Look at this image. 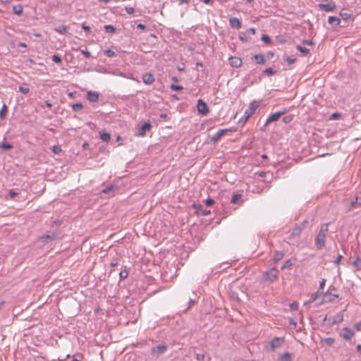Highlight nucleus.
<instances>
[{"label":"nucleus","instance_id":"nucleus-21","mask_svg":"<svg viewBox=\"0 0 361 361\" xmlns=\"http://www.w3.org/2000/svg\"><path fill=\"white\" fill-rule=\"evenodd\" d=\"M295 261H296V259H293V258L287 259L286 261L284 262L283 266L281 267V270H284L286 269L290 268L294 264Z\"/></svg>","mask_w":361,"mask_h":361},{"label":"nucleus","instance_id":"nucleus-10","mask_svg":"<svg viewBox=\"0 0 361 361\" xmlns=\"http://www.w3.org/2000/svg\"><path fill=\"white\" fill-rule=\"evenodd\" d=\"M151 128L152 125L149 121L145 122L144 124L138 129L137 135L144 137L146 135L147 131L149 130Z\"/></svg>","mask_w":361,"mask_h":361},{"label":"nucleus","instance_id":"nucleus-62","mask_svg":"<svg viewBox=\"0 0 361 361\" xmlns=\"http://www.w3.org/2000/svg\"><path fill=\"white\" fill-rule=\"evenodd\" d=\"M125 9L128 14H133L135 12V9L133 7H126Z\"/></svg>","mask_w":361,"mask_h":361},{"label":"nucleus","instance_id":"nucleus-35","mask_svg":"<svg viewBox=\"0 0 361 361\" xmlns=\"http://www.w3.org/2000/svg\"><path fill=\"white\" fill-rule=\"evenodd\" d=\"M293 118H294V115L289 114L283 118V121L285 123L288 124V123H290L293 120Z\"/></svg>","mask_w":361,"mask_h":361},{"label":"nucleus","instance_id":"nucleus-38","mask_svg":"<svg viewBox=\"0 0 361 361\" xmlns=\"http://www.w3.org/2000/svg\"><path fill=\"white\" fill-rule=\"evenodd\" d=\"M7 112V106L4 104L0 110V118H4L6 116V114Z\"/></svg>","mask_w":361,"mask_h":361},{"label":"nucleus","instance_id":"nucleus-49","mask_svg":"<svg viewBox=\"0 0 361 361\" xmlns=\"http://www.w3.org/2000/svg\"><path fill=\"white\" fill-rule=\"evenodd\" d=\"M325 283H326V279H323L319 282V286L318 289L319 290V291H321V293L324 292V288Z\"/></svg>","mask_w":361,"mask_h":361},{"label":"nucleus","instance_id":"nucleus-12","mask_svg":"<svg viewBox=\"0 0 361 361\" xmlns=\"http://www.w3.org/2000/svg\"><path fill=\"white\" fill-rule=\"evenodd\" d=\"M318 6L320 10L325 11H333L336 8V4L334 2L327 4H319Z\"/></svg>","mask_w":361,"mask_h":361},{"label":"nucleus","instance_id":"nucleus-7","mask_svg":"<svg viewBox=\"0 0 361 361\" xmlns=\"http://www.w3.org/2000/svg\"><path fill=\"white\" fill-rule=\"evenodd\" d=\"M336 289L334 286H331L328 290L324 294V298L323 300L324 302H332L336 298H338V295L335 294L333 293V291H336Z\"/></svg>","mask_w":361,"mask_h":361},{"label":"nucleus","instance_id":"nucleus-64","mask_svg":"<svg viewBox=\"0 0 361 361\" xmlns=\"http://www.w3.org/2000/svg\"><path fill=\"white\" fill-rule=\"evenodd\" d=\"M342 257H342V255H338L337 256L336 259H335L334 263H335L336 264H339V263H340V262H341V260Z\"/></svg>","mask_w":361,"mask_h":361},{"label":"nucleus","instance_id":"nucleus-52","mask_svg":"<svg viewBox=\"0 0 361 361\" xmlns=\"http://www.w3.org/2000/svg\"><path fill=\"white\" fill-rule=\"evenodd\" d=\"M353 265L360 267L361 266V258L357 257L353 262Z\"/></svg>","mask_w":361,"mask_h":361},{"label":"nucleus","instance_id":"nucleus-5","mask_svg":"<svg viewBox=\"0 0 361 361\" xmlns=\"http://www.w3.org/2000/svg\"><path fill=\"white\" fill-rule=\"evenodd\" d=\"M285 341L284 337H274L267 345V349L270 351H274L276 349L282 346Z\"/></svg>","mask_w":361,"mask_h":361},{"label":"nucleus","instance_id":"nucleus-13","mask_svg":"<svg viewBox=\"0 0 361 361\" xmlns=\"http://www.w3.org/2000/svg\"><path fill=\"white\" fill-rule=\"evenodd\" d=\"M142 81L146 85H152L154 82V77L150 73H145L142 77Z\"/></svg>","mask_w":361,"mask_h":361},{"label":"nucleus","instance_id":"nucleus-17","mask_svg":"<svg viewBox=\"0 0 361 361\" xmlns=\"http://www.w3.org/2000/svg\"><path fill=\"white\" fill-rule=\"evenodd\" d=\"M229 23L231 27L239 29L241 27L242 23L240 20L235 17L231 18L229 19Z\"/></svg>","mask_w":361,"mask_h":361},{"label":"nucleus","instance_id":"nucleus-37","mask_svg":"<svg viewBox=\"0 0 361 361\" xmlns=\"http://www.w3.org/2000/svg\"><path fill=\"white\" fill-rule=\"evenodd\" d=\"M12 147H13L12 145L9 142H3V143L0 144V148L3 149L4 150L10 149Z\"/></svg>","mask_w":361,"mask_h":361},{"label":"nucleus","instance_id":"nucleus-22","mask_svg":"<svg viewBox=\"0 0 361 361\" xmlns=\"http://www.w3.org/2000/svg\"><path fill=\"white\" fill-rule=\"evenodd\" d=\"M254 58L257 64H264L266 63V59H265L264 55H262L261 54H255L254 56Z\"/></svg>","mask_w":361,"mask_h":361},{"label":"nucleus","instance_id":"nucleus-29","mask_svg":"<svg viewBox=\"0 0 361 361\" xmlns=\"http://www.w3.org/2000/svg\"><path fill=\"white\" fill-rule=\"evenodd\" d=\"M222 133L223 131L219 130L215 134L212 135V141H213L214 142H217L223 136Z\"/></svg>","mask_w":361,"mask_h":361},{"label":"nucleus","instance_id":"nucleus-43","mask_svg":"<svg viewBox=\"0 0 361 361\" xmlns=\"http://www.w3.org/2000/svg\"><path fill=\"white\" fill-rule=\"evenodd\" d=\"M351 204L353 207L360 206L361 205V197H356L355 200L351 202Z\"/></svg>","mask_w":361,"mask_h":361},{"label":"nucleus","instance_id":"nucleus-6","mask_svg":"<svg viewBox=\"0 0 361 361\" xmlns=\"http://www.w3.org/2000/svg\"><path fill=\"white\" fill-rule=\"evenodd\" d=\"M288 110L287 109H283L281 111L275 112L272 114H271L267 119L266 123H264L263 128L262 130H264V128H266L269 124H270L272 122H275L279 120L281 116L286 114Z\"/></svg>","mask_w":361,"mask_h":361},{"label":"nucleus","instance_id":"nucleus-56","mask_svg":"<svg viewBox=\"0 0 361 361\" xmlns=\"http://www.w3.org/2000/svg\"><path fill=\"white\" fill-rule=\"evenodd\" d=\"M205 355L204 353H197L196 358L200 361H203L204 360Z\"/></svg>","mask_w":361,"mask_h":361},{"label":"nucleus","instance_id":"nucleus-39","mask_svg":"<svg viewBox=\"0 0 361 361\" xmlns=\"http://www.w3.org/2000/svg\"><path fill=\"white\" fill-rule=\"evenodd\" d=\"M55 30L60 34H65L66 32V27L65 25H61L59 26L58 27H56Z\"/></svg>","mask_w":361,"mask_h":361},{"label":"nucleus","instance_id":"nucleus-19","mask_svg":"<svg viewBox=\"0 0 361 361\" xmlns=\"http://www.w3.org/2000/svg\"><path fill=\"white\" fill-rule=\"evenodd\" d=\"M328 23L334 27L339 25L341 20L338 17L329 16L328 18Z\"/></svg>","mask_w":361,"mask_h":361},{"label":"nucleus","instance_id":"nucleus-3","mask_svg":"<svg viewBox=\"0 0 361 361\" xmlns=\"http://www.w3.org/2000/svg\"><path fill=\"white\" fill-rule=\"evenodd\" d=\"M279 278V271L275 268L272 267L269 270L266 271L263 274L262 279L264 281L274 283Z\"/></svg>","mask_w":361,"mask_h":361},{"label":"nucleus","instance_id":"nucleus-20","mask_svg":"<svg viewBox=\"0 0 361 361\" xmlns=\"http://www.w3.org/2000/svg\"><path fill=\"white\" fill-rule=\"evenodd\" d=\"M323 293H321L319 290L318 289L317 292L312 293L310 296V298L305 302V305H306L307 303H311L314 302L320 295H322Z\"/></svg>","mask_w":361,"mask_h":361},{"label":"nucleus","instance_id":"nucleus-11","mask_svg":"<svg viewBox=\"0 0 361 361\" xmlns=\"http://www.w3.org/2000/svg\"><path fill=\"white\" fill-rule=\"evenodd\" d=\"M354 332L352 331V329L345 327L342 329L341 332L340 333V336L343 338L346 341L350 340L353 336H354Z\"/></svg>","mask_w":361,"mask_h":361},{"label":"nucleus","instance_id":"nucleus-26","mask_svg":"<svg viewBox=\"0 0 361 361\" xmlns=\"http://www.w3.org/2000/svg\"><path fill=\"white\" fill-rule=\"evenodd\" d=\"M283 256H284V254H283V252H281V251H276L275 252L273 260H274V262H277L278 261L282 259Z\"/></svg>","mask_w":361,"mask_h":361},{"label":"nucleus","instance_id":"nucleus-40","mask_svg":"<svg viewBox=\"0 0 361 361\" xmlns=\"http://www.w3.org/2000/svg\"><path fill=\"white\" fill-rule=\"evenodd\" d=\"M328 226H329V224H322L321 228H320V230L319 231V233H324L326 235V233L328 232Z\"/></svg>","mask_w":361,"mask_h":361},{"label":"nucleus","instance_id":"nucleus-63","mask_svg":"<svg viewBox=\"0 0 361 361\" xmlns=\"http://www.w3.org/2000/svg\"><path fill=\"white\" fill-rule=\"evenodd\" d=\"M354 328L357 330V331H360V329H361V320L357 322V323H355L354 324Z\"/></svg>","mask_w":361,"mask_h":361},{"label":"nucleus","instance_id":"nucleus-54","mask_svg":"<svg viewBox=\"0 0 361 361\" xmlns=\"http://www.w3.org/2000/svg\"><path fill=\"white\" fill-rule=\"evenodd\" d=\"M81 52L85 58L89 59L91 57V54L87 49L82 50Z\"/></svg>","mask_w":361,"mask_h":361},{"label":"nucleus","instance_id":"nucleus-57","mask_svg":"<svg viewBox=\"0 0 361 361\" xmlns=\"http://www.w3.org/2000/svg\"><path fill=\"white\" fill-rule=\"evenodd\" d=\"M220 130L223 131L222 135H224L228 132L235 131L236 129L235 128H226V129H220Z\"/></svg>","mask_w":361,"mask_h":361},{"label":"nucleus","instance_id":"nucleus-45","mask_svg":"<svg viewBox=\"0 0 361 361\" xmlns=\"http://www.w3.org/2000/svg\"><path fill=\"white\" fill-rule=\"evenodd\" d=\"M51 149H52V152L56 154H59L60 152H61V146L59 145H54L52 147H51Z\"/></svg>","mask_w":361,"mask_h":361},{"label":"nucleus","instance_id":"nucleus-60","mask_svg":"<svg viewBox=\"0 0 361 361\" xmlns=\"http://www.w3.org/2000/svg\"><path fill=\"white\" fill-rule=\"evenodd\" d=\"M82 28L87 32V33H90L91 32V28L90 26L88 25H86L85 24H82Z\"/></svg>","mask_w":361,"mask_h":361},{"label":"nucleus","instance_id":"nucleus-51","mask_svg":"<svg viewBox=\"0 0 361 361\" xmlns=\"http://www.w3.org/2000/svg\"><path fill=\"white\" fill-rule=\"evenodd\" d=\"M340 16L345 20H347L351 18V15L348 13H341Z\"/></svg>","mask_w":361,"mask_h":361},{"label":"nucleus","instance_id":"nucleus-30","mask_svg":"<svg viewBox=\"0 0 361 361\" xmlns=\"http://www.w3.org/2000/svg\"><path fill=\"white\" fill-rule=\"evenodd\" d=\"M239 39L243 42H247L250 39V38L245 32H240Z\"/></svg>","mask_w":361,"mask_h":361},{"label":"nucleus","instance_id":"nucleus-55","mask_svg":"<svg viewBox=\"0 0 361 361\" xmlns=\"http://www.w3.org/2000/svg\"><path fill=\"white\" fill-rule=\"evenodd\" d=\"M205 203L207 206L210 207L214 204V200L212 198H208L205 200Z\"/></svg>","mask_w":361,"mask_h":361},{"label":"nucleus","instance_id":"nucleus-33","mask_svg":"<svg viewBox=\"0 0 361 361\" xmlns=\"http://www.w3.org/2000/svg\"><path fill=\"white\" fill-rule=\"evenodd\" d=\"M128 276V271L126 269V267H125V269L122 270L119 273V277L120 280H124Z\"/></svg>","mask_w":361,"mask_h":361},{"label":"nucleus","instance_id":"nucleus-2","mask_svg":"<svg viewBox=\"0 0 361 361\" xmlns=\"http://www.w3.org/2000/svg\"><path fill=\"white\" fill-rule=\"evenodd\" d=\"M259 106V102L254 100L250 104L249 107L245 110V115L239 120V123L244 125L248 118L255 114V111Z\"/></svg>","mask_w":361,"mask_h":361},{"label":"nucleus","instance_id":"nucleus-1","mask_svg":"<svg viewBox=\"0 0 361 361\" xmlns=\"http://www.w3.org/2000/svg\"><path fill=\"white\" fill-rule=\"evenodd\" d=\"M62 221L60 220L54 221V224L50 226V229L47 233V240H54L61 238V231L59 227Z\"/></svg>","mask_w":361,"mask_h":361},{"label":"nucleus","instance_id":"nucleus-47","mask_svg":"<svg viewBox=\"0 0 361 361\" xmlns=\"http://www.w3.org/2000/svg\"><path fill=\"white\" fill-rule=\"evenodd\" d=\"M19 90L20 92L23 94H27L29 92V88L27 85L20 86Z\"/></svg>","mask_w":361,"mask_h":361},{"label":"nucleus","instance_id":"nucleus-34","mask_svg":"<svg viewBox=\"0 0 361 361\" xmlns=\"http://www.w3.org/2000/svg\"><path fill=\"white\" fill-rule=\"evenodd\" d=\"M115 189V186L113 185H109L102 190V193L104 194H109L113 192Z\"/></svg>","mask_w":361,"mask_h":361},{"label":"nucleus","instance_id":"nucleus-9","mask_svg":"<svg viewBox=\"0 0 361 361\" xmlns=\"http://www.w3.org/2000/svg\"><path fill=\"white\" fill-rule=\"evenodd\" d=\"M326 235L318 233L315 238V246L318 250H321L325 247Z\"/></svg>","mask_w":361,"mask_h":361},{"label":"nucleus","instance_id":"nucleus-14","mask_svg":"<svg viewBox=\"0 0 361 361\" xmlns=\"http://www.w3.org/2000/svg\"><path fill=\"white\" fill-rule=\"evenodd\" d=\"M167 346L164 344L158 345L156 348H153L152 353H157V355L164 353L167 350Z\"/></svg>","mask_w":361,"mask_h":361},{"label":"nucleus","instance_id":"nucleus-27","mask_svg":"<svg viewBox=\"0 0 361 361\" xmlns=\"http://www.w3.org/2000/svg\"><path fill=\"white\" fill-rule=\"evenodd\" d=\"M52 61L56 63V64H59L61 66L62 64V59L60 54H56L51 56Z\"/></svg>","mask_w":361,"mask_h":361},{"label":"nucleus","instance_id":"nucleus-58","mask_svg":"<svg viewBox=\"0 0 361 361\" xmlns=\"http://www.w3.org/2000/svg\"><path fill=\"white\" fill-rule=\"evenodd\" d=\"M290 308L292 310H297L298 309V304L296 302H293L290 305Z\"/></svg>","mask_w":361,"mask_h":361},{"label":"nucleus","instance_id":"nucleus-36","mask_svg":"<svg viewBox=\"0 0 361 361\" xmlns=\"http://www.w3.org/2000/svg\"><path fill=\"white\" fill-rule=\"evenodd\" d=\"M83 108L82 103H75L72 105V109L74 111H79Z\"/></svg>","mask_w":361,"mask_h":361},{"label":"nucleus","instance_id":"nucleus-50","mask_svg":"<svg viewBox=\"0 0 361 361\" xmlns=\"http://www.w3.org/2000/svg\"><path fill=\"white\" fill-rule=\"evenodd\" d=\"M286 61L287 62L288 64L290 65V64L294 63L296 61V59L294 57L288 56L286 59Z\"/></svg>","mask_w":361,"mask_h":361},{"label":"nucleus","instance_id":"nucleus-46","mask_svg":"<svg viewBox=\"0 0 361 361\" xmlns=\"http://www.w3.org/2000/svg\"><path fill=\"white\" fill-rule=\"evenodd\" d=\"M171 89L173 91H180L183 89V87L181 85L171 84Z\"/></svg>","mask_w":361,"mask_h":361},{"label":"nucleus","instance_id":"nucleus-59","mask_svg":"<svg viewBox=\"0 0 361 361\" xmlns=\"http://www.w3.org/2000/svg\"><path fill=\"white\" fill-rule=\"evenodd\" d=\"M8 195L11 199H14L18 195V192H16L13 190H10L8 192Z\"/></svg>","mask_w":361,"mask_h":361},{"label":"nucleus","instance_id":"nucleus-61","mask_svg":"<svg viewBox=\"0 0 361 361\" xmlns=\"http://www.w3.org/2000/svg\"><path fill=\"white\" fill-rule=\"evenodd\" d=\"M302 43L304 45H311V46L314 45L312 40L303 39L302 41Z\"/></svg>","mask_w":361,"mask_h":361},{"label":"nucleus","instance_id":"nucleus-8","mask_svg":"<svg viewBox=\"0 0 361 361\" xmlns=\"http://www.w3.org/2000/svg\"><path fill=\"white\" fill-rule=\"evenodd\" d=\"M197 109L198 113L203 116L207 115L209 112V109L207 103L201 99L197 100Z\"/></svg>","mask_w":361,"mask_h":361},{"label":"nucleus","instance_id":"nucleus-16","mask_svg":"<svg viewBox=\"0 0 361 361\" xmlns=\"http://www.w3.org/2000/svg\"><path fill=\"white\" fill-rule=\"evenodd\" d=\"M193 207H194V208H195L197 209L196 212H197V214L198 215L207 216V215L210 214V211L209 210L204 209L203 208V207L202 205H200V204H194Z\"/></svg>","mask_w":361,"mask_h":361},{"label":"nucleus","instance_id":"nucleus-18","mask_svg":"<svg viewBox=\"0 0 361 361\" xmlns=\"http://www.w3.org/2000/svg\"><path fill=\"white\" fill-rule=\"evenodd\" d=\"M229 62H230L231 66H233V67H235V68H238L242 64V61L238 57L231 56L229 59Z\"/></svg>","mask_w":361,"mask_h":361},{"label":"nucleus","instance_id":"nucleus-31","mask_svg":"<svg viewBox=\"0 0 361 361\" xmlns=\"http://www.w3.org/2000/svg\"><path fill=\"white\" fill-rule=\"evenodd\" d=\"M280 361H291L290 353L288 352H286L284 354L281 355Z\"/></svg>","mask_w":361,"mask_h":361},{"label":"nucleus","instance_id":"nucleus-41","mask_svg":"<svg viewBox=\"0 0 361 361\" xmlns=\"http://www.w3.org/2000/svg\"><path fill=\"white\" fill-rule=\"evenodd\" d=\"M263 72L267 75H273L276 73L272 68H267Z\"/></svg>","mask_w":361,"mask_h":361},{"label":"nucleus","instance_id":"nucleus-32","mask_svg":"<svg viewBox=\"0 0 361 361\" xmlns=\"http://www.w3.org/2000/svg\"><path fill=\"white\" fill-rule=\"evenodd\" d=\"M104 30L108 33H114L116 32V28L111 25H104Z\"/></svg>","mask_w":361,"mask_h":361},{"label":"nucleus","instance_id":"nucleus-44","mask_svg":"<svg viewBox=\"0 0 361 361\" xmlns=\"http://www.w3.org/2000/svg\"><path fill=\"white\" fill-rule=\"evenodd\" d=\"M104 54L108 56V57H113V56H115L116 54V53L110 49H108L104 51Z\"/></svg>","mask_w":361,"mask_h":361},{"label":"nucleus","instance_id":"nucleus-24","mask_svg":"<svg viewBox=\"0 0 361 361\" xmlns=\"http://www.w3.org/2000/svg\"><path fill=\"white\" fill-rule=\"evenodd\" d=\"M242 195L241 194H233L231 199V202L233 204H238L240 201H241Z\"/></svg>","mask_w":361,"mask_h":361},{"label":"nucleus","instance_id":"nucleus-48","mask_svg":"<svg viewBox=\"0 0 361 361\" xmlns=\"http://www.w3.org/2000/svg\"><path fill=\"white\" fill-rule=\"evenodd\" d=\"M324 342L327 345L331 346L334 344V339L333 338L329 337L324 339Z\"/></svg>","mask_w":361,"mask_h":361},{"label":"nucleus","instance_id":"nucleus-42","mask_svg":"<svg viewBox=\"0 0 361 361\" xmlns=\"http://www.w3.org/2000/svg\"><path fill=\"white\" fill-rule=\"evenodd\" d=\"M262 40L266 43V44H271V37L267 35H262Z\"/></svg>","mask_w":361,"mask_h":361},{"label":"nucleus","instance_id":"nucleus-28","mask_svg":"<svg viewBox=\"0 0 361 361\" xmlns=\"http://www.w3.org/2000/svg\"><path fill=\"white\" fill-rule=\"evenodd\" d=\"M13 13L20 16L23 13V6L20 4L13 6Z\"/></svg>","mask_w":361,"mask_h":361},{"label":"nucleus","instance_id":"nucleus-25","mask_svg":"<svg viewBox=\"0 0 361 361\" xmlns=\"http://www.w3.org/2000/svg\"><path fill=\"white\" fill-rule=\"evenodd\" d=\"M99 137L105 142H109L111 140V135L106 132H99Z\"/></svg>","mask_w":361,"mask_h":361},{"label":"nucleus","instance_id":"nucleus-23","mask_svg":"<svg viewBox=\"0 0 361 361\" xmlns=\"http://www.w3.org/2000/svg\"><path fill=\"white\" fill-rule=\"evenodd\" d=\"M296 49L302 53L303 56H308L310 54V51L309 49L304 47L301 45H297Z\"/></svg>","mask_w":361,"mask_h":361},{"label":"nucleus","instance_id":"nucleus-4","mask_svg":"<svg viewBox=\"0 0 361 361\" xmlns=\"http://www.w3.org/2000/svg\"><path fill=\"white\" fill-rule=\"evenodd\" d=\"M307 224V220H305L302 222L296 224L295 228L293 229V231L288 236V240H292L295 238H298L300 235L301 232L306 228Z\"/></svg>","mask_w":361,"mask_h":361},{"label":"nucleus","instance_id":"nucleus-53","mask_svg":"<svg viewBox=\"0 0 361 361\" xmlns=\"http://www.w3.org/2000/svg\"><path fill=\"white\" fill-rule=\"evenodd\" d=\"M245 33L249 35H255L256 33V29L254 28V27H251V28H249L246 30Z\"/></svg>","mask_w":361,"mask_h":361},{"label":"nucleus","instance_id":"nucleus-15","mask_svg":"<svg viewBox=\"0 0 361 361\" xmlns=\"http://www.w3.org/2000/svg\"><path fill=\"white\" fill-rule=\"evenodd\" d=\"M99 94L95 91H89L87 93V99L92 102H96L98 101Z\"/></svg>","mask_w":361,"mask_h":361}]
</instances>
